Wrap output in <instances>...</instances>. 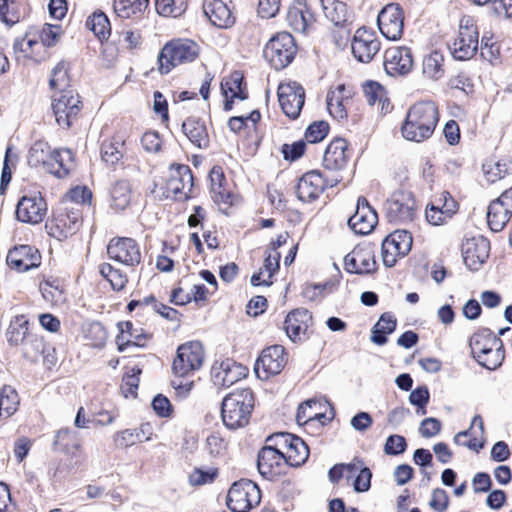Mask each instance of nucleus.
Wrapping results in <instances>:
<instances>
[{"instance_id":"nucleus-1","label":"nucleus","mask_w":512,"mask_h":512,"mask_svg":"<svg viewBox=\"0 0 512 512\" xmlns=\"http://www.w3.org/2000/svg\"><path fill=\"white\" fill-rule=\"evenodd\" d=\"M439 121L438 107L433 101H420L407 111L401 125L402 136L413 142L430 138Z\"/></svg>"},{"instance_id":"nucleus-2","label":"nucleus","mask_w":512,"mask_h":512,"mask_svg":"<svg viewBox=\"0 0 512 512\" xmlns=\"http://www.w3.org/2000/svg\"><path fill=\"white\" fill-rule=\"evenodd\" d=\"M254 408V395L250 388H242L227 394L221 402V418L230 430L249 423Z\"/></svg>"},{"instance_id":"nucleus-3","label":"nucleus","mask_w":512,"mask_h":512,"mask_svg":"<svg viewBox=\"0 0 512 512\" xmlns=\"http://www.w3.org/2000/svg\"><path fill=\"white\" fill-rule=\"evenodd\" d=\"M260 501V488L250 479L233 482L226 497V505L232 512H249Z\"/></svg>"},{"instance_id":"nucleus-4","label":"nucleus","mask_w":512,"mask_h":512,"mask_svg":"<svg viewBox=\"0 0 512 512\" xmlns=\"http://www.w3.org/2000/svg\"><path fill=\"white\" fill-rule=\"evenodd\" d=\"M205 357L200 341H189L177 347L172 363V372L176 377H185L199 370Z\"/></svg>"},{"instance_id":"nucleus-5","label":"nucleus","mask_w":512,"mask_h":512,"mask_svg":"<svg viewBox=\"0 0 512 512\" xmlns=\"http://www.w3.org/2000/svg\"><path fill=\"white\" fill-rule=\"evenodd\" d=\"M479 33L470 16H463L459 21L458 36L450 48V54L457 61H468L478 47Z\"/></svg>"},{"instance_id":"nucleus-6","label":"nucleus","mask_w":512,"mask_h":512,"mask_svg":"<svg viewBox=\"0 0 512 512\" xmlns=\"http://www.w3.org/2000/svg\"><path fill=\"white\" fill-rule=\"evenodd\" d=\"M384 209L389 223L404 224L412 222L416 210L413 193L404 189L394 191L386 200Z\"/></svg>"},{"instance_id":"nucleus-7","label":"nucleus","mask_w":512,"mask_h":512,"mask_svg":"<svg viewBox=\"0 0 512 512\" xmlns=\"http://www.w3.org/2000/svg\"><path fill=\"white\" fill-rule=\"evenodd\" d=\"M200 47L188 39H174L167 42L159 52L158 64H185L198 59Z\"/></svg>"},{"instance_id":"nucleus-8","label":"nucleus","mask_w":512,"mask_h":512,"mask_svg":"<svg viewBox=\"0 0 512 512\" xmlns=\"http://www.w3.org/2000/svg\"><path fill=\"white\" fill-rule=\"evenodd\" d=\"M297 47L294 38L287 32L272 37L263 49V56L270 64H290Z\"/></svg>"},{"instance_id":"nucleus-9","label":"nucleus","mask_w":512,"mask_h":512,"mask_svg":"<svg viewBox=\"0 0 512 512\" xmlns=\"http://www.w3.org/2000/svg\"><path fill=\"white\" fill-rule=\"evenodd\" d=\"M287 363L286 350L282 345H273L262 350L254 365L258 378L267 379L279 374Z\"/></svg>"},{"instance_id":"nucleus-10","label":"nucleus","mask_w":512,"mask_h":512,"mask_svg":"<svg viewBox=\"0 0 512 512\" xmlns=\"http://www.w3.org/2000/svg\"><path fill=\"white\" fill-rule=\"evenodd\" d=\"M278 101L282 112L291 120L299 118L305 104V91L297 82L278 86Z\"/></svg>"},{"instance_id":"nucleus-11","label":"nucleus","mask_w":512,"mask_h":512,"mask_svg":"<svg viewBox=\"0 0 512 512\" xmlns=\"http://www.w3.org/2000/svg\"><path fill=\"white\" fill-rule=\"evenodd\" d=\"M378 216L376 210L369 204L364 196H359L353 215L348 218L349 228L360 236L370 234L376 227Z\"/></svg>"},{"instance_id":"nucleus-12","label":"nucleus","mask_w":512,"mask_h":512,"mask_svg":"<svg viewBox=\"0 0 512 512\" xmlns=\"http://www.w3.org/2000/svg\"><path fill=\"white\" fill-rule=\"evenodd\" d=\"M203 12L209 22L220 29H229L236 22L232 0H203Z\"/></svg>"},{"instance_id":"nucleus-13","label":"nucleus","mask_w":512,"mask_h":512,"mask_svg":"<svg viewBox=\"0 0 512 512\" xmlns=\"http://www.w3.org/2000/svg\"><path fill=\"white\" fill-rule=\"evenodd\" d=\"M47 203L41 193L22 196L16 205V219L22 223L38 224L45 217Z\"/></svg>"},{"instance_id":"nucleus-14","label":"nucleus","mask_w":512,"mask_h":512,"mask_svg":"<svg viewBox=\"0 0 512 512\" xmlns=\"http://www.w3.org/2000/svg\"><path fill=\"white\" fill-rule=\"evenodd\" d=\"M107 254L110 259L128 266H135L141 262L139 245L129 237L111 239L107 246Z\"/></svg>"},{"instance_id":"nucleus-15","label":"nucleus","mask_w":512,"mask_h":512,"mask_svg":"<svg viewBox=\"0 0 512 512\" xmlns=\"http://www.w3.org/2000/svg\"><path fill=\"white\" fill-rule=\"evenodd\" d=\"M285 453L276 452L269 446H263L257 454V469L260 475L268 480H276L282 474H285Z\"/></svg>"},{"instance_id":"nucleus-16","label":"nucleus","mask_w":512,"mask_h":512,"mask_svg":"<svg viewBox=\"0 0 512 512\" xmlns=\"http://www.w3.org/2000/svg\"><path fill=\"white\" fill-rule=\"evenodd\" d=\"M378 26L383 36L389 40H397L402 36L404 16L399 4L386 5L378 15Z\"/></svg>"},{"instance_id":"nucleus-17","label":"nucleus","mask_w":512,"mask_h":512,"mask_svg":"<svg viewBox=\"0 0 512 512\" xmlns=\"http://www.w3.org/2000/svg\"><path fill=\"white\" fill-rule=\"evenodd\" d=\"M490 242L484 236L473 237L462 244V257L465 266L472 272L478 271L487 261Z\"/></svg>"},{"instance_id":"nucleus-18","label":"nucleus","mask_w":512,"mask_h":512,"mask_svg":"<svg viewBox=\"0 0 512 512\" xmlns=\"http://www.w3.org/2000/svg\"><path fill=\"white\" fill-rule=\"evenodd\" d=\"M6 261L11 269L27 272L40 266L41 254L34 246L16 245L9 250Z\"/></svg>"},{"instance_id":"nucleus-19","label":"nucleus","mask_w":512,"mask_h":512,"mask_svg":"<svg viewBox=\"0 0 512 512\" xmlns=\"http://www.w3.org/2000/svg\"><path fill=\"white\" fill-rule=\"evenodd\" d=\"M311 322L312 314L308 309L296 308L286 315L283 329L292 342H302L308 339L306 333Z\"/></svg>"},{"instance_id":"nucleus-20","label":"nucleus","mask_w":512,"mask_h":512,"mask_svg":"<svg viewBox=\"0 0 512 512\" xmlns=\"http://www.w3.org/2000/svg\"><path fill=\"white\" fill-rule=\"evenodd\" d=\"M248 372L249 370L246 366L230 358L221 361L219 366H217V362H215L211 368V376L214 384L221 385L222 387H230L245 378Z\"/></svg>"},{"instance_id":"nucleus-21","label":"nucleus","mask_w":512,"mask_h":512,"mask_svg":"<svg viewBox=\"0 0 512 512\" xmlns=\"http://www.w3.org/2000/svg\"><path fill=\"white\" fill-rule=\"evenodd\" d=\"M377 268L375 255L370 250L357 246L344 257V269L349 274L370 275L375 273Z\"/></svg>"},{"instance_id":"nucleus-22","label":"nucleus","mask_w":512,"mask_h":512,"mask_svg":"<svg viewBox=\"0 0 512 512\" xmlns=\"http://www.w3.org/2000/svg\"><path fill=\"white\" fill-rule=\"evenodd\" d=\"M324 185V174L320 170L308 171L295 187L297 198L305 203L312 202L325 190Z\"/></svg>"},{"instance_id":"nucleus-23","label":"nucleus","mask_w":512,"mask_h":512,"mask_svg":"<svg viewBox=\"0 0 512 512\" xmlns=\"http://www.w3.org/2000/svg\"><path fill=\"white\" fill-rule=\"evenodd\" d=\"M349 146L344 138H334L326 147L322 165L330 171H339L346 167L349 160Z\"/></svg>"},{"instance_id":"nucleus-24","label":"nucleus","mask_w":512,"mask_h":512,"mask_svg":"<svg viewBox=\"0 0 512 512\" xmlns=\"http://www.w3.org/2000/svg\"><path fill=\"white\" fill-rule=\"evenodd\" d=\"M170 170L171 176L166 181L162 197L169 198L170 193L173 195L181 194L186 183L190 184L189 192H191L194 186V176L191 168L186 164L172 163Z\"/></svg>"},{"instance_id":"nucleus-25","label":"nucleus","mask_w":512,"mask_h":512,"mask_svg":"<svg viewBox=\"0 0 512 512\" xmlns=\"http://www.w3.org/2000/svg\"><path fill=\"white\" fill-rule=\"evenodd\" d=\"M117 328L118 334L115 341L119 352H124L130 346L144 348L146 345L142 343V340L152 337V335L145 332L143 328H134L131 321L118 322Z\"/></svg>"},{"instance_id":"nucleus-26","label":"nucleus","mask_w":512,"mask_h":512,"mask_svg":"<svg viewBox=\"0 0 512 512\" xmlns=\"http://www.w3.org/2000/svg\"><path fill=\"white\" fill-rule=\"evenodd\" d=\"M380 44L370 33L358 29L351 44V51L355 59L362 63H369L379 51Z\"/></svg>"},{"instance_id":"nucleus-27","label":"nucleus","mask_w":512,"mask_h":512,"mask_svg":"<svg viewBox=\"0 0 512 512\" xmlns=\"http://www.w3.org/2000/svg\"><path fill=\"white\" fill-rule=\"evenodd\" d=\"M315 18L303 2H295L287 13V23L296 32L307 34L313 27Z\"/></svg>"},{"instance_id":"nucleus-28","label":"nucleus","mask_w":512,"mask_h":512,"mask_svg":"<svg viewBox=\"0 0 512 512\" xmlns=\"http://www.w3.org/2000/svg\"><path fill=\"white\" fill-rule=\"evenodd\" d=\"M182 132L189 141L199 149H206L209 146V135L202 119L188 117L182 123Z\"/></svg>"},{"instance_id":"nucleus-29","label":"nucleus","mask_w":512,"mask_h":512,"mask_svg":"<svg viewBox=\"0 0 512 512\" xmlns=\"http://www.w3.org/2000/svg\"><path fill=\"white\" fill-rule=\"evenodd\" d=\"M396 328V317L390 312H384L371 329V342L378 346L385 345L388 342V336L394 333Z\"/></svg>"},{"instance_id":"nucleus-30","label":"nucleus","mask_w":512,"mask_h":512,"mask_svg":"<svg viewBox=\"0 0 512 512\" xmlns=\"http://www.w3.org/2000/svg\"><path fill=\"white\" fill-rule=\"evenodd\" d=\"M80 443L77 440V432L70 428H61L55 434L53 449L67 455L75 456L80 449Z\"/></svg>"},{"instance_id":"nucleus-31","label":"nucleus","mask_w":512,"mask_h":512,"mask_svg":"<svg viewBox=\"0 0 512 512\" xmlns=\"http://www.w3.org/2000/svg\"><path fill=\"white\" fill-rule=\"evenodd\" d=\"M325 17L335 26L344 27L350 14L347 5L339 0H321Z\"/></svg>"},{"instance_id":"nucleus-32","label":"nucleus","mask_w":512,"mask_h":512,"mask_svg":"<svg viewBox=\"0 0 512 512\" xmlns=\"http://www.w3.org/2000/svg\"><path fill=\"white\" fill-rule=\"evenodd\" d=\"M385 245L392 246L397 256L404 257L411 251L413 237L410 231L397 229L388 234L382 241Z\"/></svg>"},{"instance_id":"nucleus-33","label":"nucleus","mask_w":512,"mask_h":512,"mask_svg":"<svg viewBox=\"0 0 512 512\" xmlns=\"http://www.w3.org/2000/svg\"><path fill=\"white\" fill-rule=\"evenodd\" d=\"M221 91L223 95H226L227 92H234V97L241 101L248 99L244 73L240 70H234L229 77L221 81Z\"/></svg>"},{"instance_id":"nucleus-34","label":"nucleus","mask_w":512,"mask_h":512,"mask_svg":"<svg viewBox=\"0 0 512 512\" xmlns=\"http://www.w3.org/2000/svg\"><path fill=\"white\" fill-rule=\"evenodd\" d=\"M151 425L144 423L139 429H125L120 431L115 436V442L120 447L132 446L137 442H144L150 440Z\"/></svg>"},{"instance_id":"nucleus-35","label":"nucleus","mask_w":512,"mask_h":512,"mask_svg":"<svg viewBox=\"0 0 512 512\" xmlns=\"http://www.w3.org/2000/svg\"><path fill=\"white\" fill-rule=\"evenodd\" d=\"M28 325L29 321L25 315H17L11 320L6 331L7 342L10 346L16 347L29 338Z\"/></svg>"},{"instance_id":"nucleus-36","label":"nucleus","mask_w":512,"mask_h":512,"mask_svg":"<svg viewBox=\"0 0 512 512\" xmlns=\"http://www.w3.org/2000/svg\"><path fill=\"white\" fill-rule=\"evenodd\" d=\"M511 213L503 208L500 201H492L487 209V224L491 231L500 232L508 223Z\"/></svg>"},{"instance_id":"nucleus-37","label":"nucleus","mask_w":512,"mask_h":512,"mask_svg":"<svg viewBox=\"0 0 512 512\" xmlns=\"http://www.w3.org/2000/svg\"><path fill=\"white\" fill-rule=\"evenodd\" d=\"M309 457V447L306 442L297 436L287 453H285V463L288 467H300Z\"/></svg>"},{"instance_id":"nucleus-38","label":"nucleus","mask_w":512,"mask_h":512,"mask_svg":"<svg viewBox=\"0 0 512 512\" xmlns=\"http://www.w3.org/2000/svg\"><path fill=\"white\" fill-rule=\"evenodd\" d=\"M111 207L124 210L130 203L131 189L126 180L117 181L110 189Z\"/></svg>"},{"instance_id":"nucleus-39","label":"nucleus","mask_w":512,"mask_h":512,"mask_svg":"<svg viewBox=\"0 0 512 512\" xmlns=\"http://www.w3.org/2000/svg\"><path fill=\"white\" fill-rule=\"evenodd\" d=\"M19 403V395L14 387L4 385L0 389V410L5 419L11 417L18 410Z\"/></svg>"},{"instance_id":"nucleus-40","label":"nucleus","mask_w":512,"mask_h":512,"mask_svg":"<svg viewBox=\"0 0 512 512\" xmlns=\"http://www.w3.org/2000/svg\"><path fill=\"white\" fill-rule=\"evenodd\" d=\"M149 4V0H114L115 13L121 18H130L142 13Z\"/></svg>"},{"instance_id":"nucleus-41","label":"nucleus","mask_w":512,"mask_h":512,"mask_svg":"<svg viewBox=\"0 0 512 512\" xmlns=\"http://www.w3.org/2000/svg\"><path fill=\"white\" fill-rule=\"evenodd\" d=\"M99 272L111 285L114 291H121L125 288L128 277L120 269L114 268L109 263H103L99 267Z\"/></svg>"},{"instance_id":"nucleus-42","label":"nucleus","mask_w":512,"mask_h":512,"mask_svg":"<svg viewBox=\"0 0 512 512\" xmlns=\"http://www.w3.org/2000/svg\"><path fill=\"white\" fill-rule=\"evenodd\" d=\"M86 25L99 39H106L111 33L109 19L102 11L93 12Z\"/></svg>"},{"instance_id":"nucleus-43","label":"nucleus","mask_w":512,"mask_h":512,"mask_svg":"<svg viewBox=\"0 0 512 512\" xmlns=\"http://www.w3.org/2000/svg\"><path fill=\"white\" fill-rule=\"evenodd\" d=\"M51 161L58 164L59 169L56 171H50L57 178L62 179L69 175L70 167L67 166V162H73L74 154L69 148L65 149H54L50 152Z\"/></svg>"},{"instance_id":"nucleus-44","label":"nucleus","mask_w":512,"mask_h":512,"mask_svg":"<svg viewBox=\"0 0 512 512\" xmlns=\"http://www.w3.org/2000/svg\"><path fill=\"white\" fill-rule=\"evenodd\" d=\"M362 90L370 106L379 101L382 103V109H384L383 97L385 96V101H388V97L387 91L381 83L376 80H366L362 84Z\"/></svg>"},{"instance_id":"nucleus-45","label":"nucleus","mask_w":512,"mask_h":512,"mask_svg":"<svg viewBox=\"0 0 512 512\" xmlns=\"http://www.w3.org/2000/svg\"><path fill=\"white\" fill-rule=\"evenodd\" d=\"M142 373V368L138 365L132 367L128 372H126L122 377L121 383V392L125 398L129 396L137 397V391L140 382V375Z\"/></svg>"},{"instance_id":"nucleus-46","label":"nucleus","mask_w":512,"mask_h":512,"mask_svg":"<svg viewBox=\"0 0 512 512\" xmlns=\"http://www.w3.org/2000/svg\"><path fill=\"white\" fill-rule=\"evenodd\" d=\"M47 233L59 241L67 239L69 236L75 234V226H68L63 220V217L55 216L52 220L47 221L45 224Z\"/></svg>"},{"instance_id":"nucleus-47","label":"nucleus","mask_w":512,"mask_h":512,"mask_svg":"<svg viewBox=\"0 0 512 512\" xmlns=\"http://www.w3.org/2000/svg\"><path fill=\"white\" fill-rule=\"evenodd\" d=\"M47 233L59 241L67 239L69 236L75 234V226H68L63 220V217L55 216L52 220L47 221L45 224Z\"/></svg>"},{"instance_id":"nucleus-48","label":"nucleus","mask_w":512,"mask_h":512,"mask_svg":"<svg viewBox=\"0 0 512 512\" xmlns=\"http://www.w3.org/2000/svg\"><path fill=\"white\" fill-rule=\"evenodd\" d=\"M330 131V125L325 120H317L310 123L304 132L306 143L317 144L322 142Z\"/></svg>"},{"instance_id":"nucleus-49","label":"nucleus","mask_w":512,"mask_h":512,"mask_svg":"<svg viewBox=\"0 0 512 512\" xmlns=\"http://www.w3.org/2000/svg\"><path fill=\"white\" fill-rule=\"evenodd\" d=\"M499 341V337L494 335L493 331L489 328H481L477 332H475L469 340V346L471 348L472 357L477 361V359H481V356L478 355V349L482 345H486V343L494 342L497 343Z\"/></svg>"},{"instance_id":"nucleus-50","label":"nucleus","mask_w":512,"mask_h":512,"mask_svg":"<svg viewBox=\"0 0 512 512\" xmlns=\"http://www.w3.org/2000/svg\"><path fill=\"white\" fill-rule=\"evenodd\" d=\"M157 12L165 17H179L187 8V0H156Z\"/></svg>"},{"instance_id":"nucleus-51","label":"nucleus","mask_w":512,"mask_h":512,"mask_svg":"<svg viewBox=\"0 0 512 512\" xmlns=\"http://www.w3.org/2000/svg\"><path fill=\"white\" fill-rule=\"evenodd\" d=\"M219 471L215 467H195L189 474L188 481L191 486L210 484L218 477Z\"/></svg>"},{"instance_id":"nucleus-52","label":"nucleus","mask_w":512,"mask_h":512,"mask_svg":"<svg viewBox=\"0 0 512 512\" xmlns=\"http://www.w3.org/2000/svg\"><path fill=\"white\" fill-rule=\"evenodd\" d=\"M413 58L408 47H390L384 53L383 64H412Z\"/></svg>"},{"instance_id":"nucleus-53","label":"nucleus","mask_w":512,"mask_h":512,"mask_svg":"<svg viewBox=\"0 0 512 512\" xmlns=\"http://www.w3.org/2000/svg\"><path fill=\"white\" fill-rule=\"evenodd\" d=\"M19 5L15 0H0V21L12 26L20 20Z\"/></svg>"},{"instance_id":"nucleus-54","label":"nucleus","mask_w":512,"mask_h":512,"mask_svg":"<svg viewBox=\"0 0 512 512\" xmlns=\"http://www.w3.org/2000/svg\"><path fill=\"white\" fill-rule=\"evenodd\" d=\"M49 148L47 142L39 140L34 142V144L30 147L27 155V162L30 167H37L40 164L43 166L50 165L49 162L45 160L46 150Z\"/></svg>"},{"instance_id":"nucleus-55","label":"nucleus","mask_w":512,"mask_h":512,"mask_svg":"<svg viewBox=\"0 0 512 512\" xmlns=\"http://www.w3.org/2000/svg\"><path fill=\"white\" fill-rule=\"evenodd\" d=\"M85 338L90 341L93 347L101 348L106 343L107 331L101 322L94 321L89 324Z\"/></svg>"},{"instance_id":"nucleus-56","label":"nucleus","mask_w":512,"mask_h":512,"mask_svg":"<svg viewBox=\"0 0 512 512\" xmlns=\"http://www.w3.org/2000/svg\"><path fill=\"white\" fill-rule=\"evenodd\" d=\"M307 143L304 139H299L291 144L284 143L281 146L283 159L290 163L299 160L306 152Z\"/></svg>"},{"instance_id":"nucleus-57","label":"nucleus","mask_w":512,"mask_h":512,"mask_svg":"<svg viewBox=\"0 0 512 512\" xmlns=\"http://www.w3.org/2000/svg\"><path fill=\"white\" fill-rule=\"evenodd\" d=\"M124 145V142L119 141H104L101 145V158L107 164L113 166L117 164L123 157V153L119 150V146Z\"/></svg>"},{"instance_id":"nucleus-58","label":"nucleus","mask_w":512,"mask_h":512,"mask_svg":"<svg viewBox=\"0 0 512 512\" xmlns=\"http://www.w3.org/2000/svg\"><path fill=\"white\" fill-rule=\"evenodd\" d=\"M70 76L69 71L65 66H54L49 80V86L53 90L61 92L70 91L69 87Z\"/></svg>"},{"instance_id":"nucleus-59","label":"nucleus","mask_w":512,"mask_h":512,"mask_svg":"<svg viewBox=\"0 0 512 512\" xmlns=\"http://www.w3.org/2000/svg\"><path fill=\"white\" fill-rule=\"evenodd\" d=\"M408 443L404 436L391 434L386 438L383 451L388 456H398L407 450Z\"/></svg>"},{"instance_id":"nucleus-60","label":"nucleus","mask_w":512,"mask_h":512,"mask_svg":"<svg viewBox=\"0 0 512 512\" xmlns=\"http://www.w3.org/2000/svg\"><path fill=\"white\" fill-rule=\"evenodd\" d=\"M12 157H14L16 160L18 158L16 154L12 153V146L7 145L0 177V195H4L6 193L7 188L12 180V170L10 167Z\"/></svg>"},{"instance_id":"nucleus-61","label":"nucleus","mask_w":512,"mask_h":512,"mask_svg":"<svg viewBox=\"0 0 512 512\" xmlns=\"http://www.w3.org/2000/svg\"><path fill=\"white\" fill-rule=\"evenodd\" d=\"M372 472L369 467L362 465L357 475L353 478V489L356 493H364L371 488Z\"/></svg>"},{"instance_id":"nucleus-62","label":"nucleus","mask_w":512,"mask_h":512,"mask_svg":"<svg viewBox=\"0 0 512 512\" xmlns=\"http://www.w3.org/2000/svg\"><path fill=\"white\" fill-rule=\"evenodd\" d=\"M151 407L160 418H168L173 413V406L168 397L159 393L151 401Z\"/></svg>"},{"instance_id":"nucleus-63","label":"nucleus","mask_w":512,"mask_h":512,"mask_svg":"<svg viewBox=\"0 0 512 512\" xmlns=\"http://www.w3.org/2000/svg\"><path fill=\"white\" fill-rule=\"evenodd\" d=\"M75 99L73 91H64L58 99H53L52 110L56 120L61 119L62 115L67 112L68 107L72 104V100Z\"/></svg>"},{"instance_id":"nucleus-64","label":"nucleus","mask_w":512,"mask_h":512,"mask_svg":"<svg viewBox=\"0 0 512 512\" xmlns=\"http://www.w3.org/2000/svg\"><path fill=\"white\" fill-rule=\"evenodd\" d=\"M141 41L140 33L133 30H123L118 35V44L123 49L134 50L140 46Z\"/></svg>"}]
</instances>
